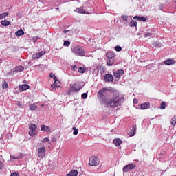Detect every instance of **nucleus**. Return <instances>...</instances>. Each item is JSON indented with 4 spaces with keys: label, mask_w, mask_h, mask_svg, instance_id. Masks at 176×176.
<instances>
[{
    "label": "nucleus",
    "mask_w": 176,
    "mask_h": 176,
    "mask_svg": "<svg viewBox=\"0 0 176 176\" xmlns=\"http://www.w3.org/2000/svg\"><path fill=\"white\" fill-rule=\"evenodd\" d=\"M110 94L109 89L105 87L102 88L97 94V97L106 108L120 107L124 102V96L120 97L119 93L113 92V97L111 99H108Z\"/></svg>",
    "instance_id": "nucleus-1"
},
{
    "label": "nucleus",
    "mask_w": 176,
    "mask_h": 176,
    "mask_svg": "<svg viewBox=\"0 0 176 176\" xmlns=\"http://www.w3.org/2000/svg\"><path fill=\"white\" fill-rule=\"evenodd\" d=\"M83 89V85H81L80 84L75 83L74 85L70 84L69 85V89L67 92V94L69 96L72 94V93H78L80 90H82Z\"/></svg>",
    "instance_id": "nucleus-2"
},
{
    "label": "nucleus",
    "mask_w": 176,
    "mask_h": 176,
    "mask_svg": "<svg viewBox=\"0 0 176 176\" xmlns=\"http://www.w3.org/2000/svg\"><path fill=\"white\" fill-rule=\"evenodd\" d=\"M72 51L76 56H80L81 57H84L85 56H86L85 54V50L80 46H75L72 47Z\"/></svg>",
    "instance_id": "nucleus-3"
},
{
    "label": "nucleus",
    "mask_w": 176,
    "mask_h": 176,
    "mask_svg": "<svg viewBox=\"0 0 176 176\" xmlns=\"http://www.w3.org/2000/svg\"><path fill=\"white\" fill-rule=\"evenodd\" d=\"M98 164H100V158H98V157L93 155L89 158V166L92 167H97Z\"/></svg>",
    "instance_id": "nucleus-4"
},
{
    "label": "nucleus",
    "mask_w": 176,
    "mask_h": 176,
    "mask_svg": "<svg viewBox=\"0 0 176 176\" xmlns=\"http://www.w3.org/2000/svg\"><path fill=\"white\" fill-rule=\"evenodd\" d=\"M29 135L30 137H34L36 134V129H38V126L35 124H30L29 125Z\"/></svg>",
    "instance_id": "nucleus-5"
},
{
    "label": "nucleus",
    "mask_w": 176,
    "mask_h": 176,
    "mask_svg": "<svg viewBox=\"0 0 176 176\" xmlns=\"http://www.w3.org/2000/svg\"><path fill=\"white\" fill-rule=\"evenodd\" d=\"M38 157L40 159H43L46 156V147H41L37 150Z\"/></svg>",
    "instance_id": "nucleus-6"
},
{
    "label": "nucleus",
    "mask_w": 176,
    "mask_h": 176,
    "mask_svg": "<svg viewBox=\"0 0 176 176\" xmlns=\"http://www.w3.org/2000/svg\"><path fill=\"white\" fill-rule=\"evenodd\" d=\"M137 167V165L135 164L131 163L123 167L122 171L123 173H127L130 171V170H134Z\"/></svg>",
    "instance_id": "nucleus-7"
},
{
    "label": "nucleus",
    "mask_w": 176,
    "mask_h": 176,
    "mask_svg": "<svg viewBox=\"0 0 176 176\" xmlns=\"http://www.w3.org/2000/svg\"><path fill=\"white\" fill-rule=\"evenodd\" d=\"M54 82L51 85V91H55L57 87H60V81L57 80V77L54 78Z\"/></svg>",
    "instance_id": "nucleus-8"
},
{
    "label": "nucleus",
    "mask_w": 176,
    "mask_h": 176,
    "mask_svg": "<svg viewBox=\"0 0 176 176\" xmlns=\"http://www.w3.org/2000/svg\"><path fill=\"white\" fill-rule=\"evenodd\" d=\"M46 54V52L45 51H41L40 52H37L35 54H33L32 56V60H38V58H41L42 56H45Z\"/></svg>",
    "instance_id": "nucleus-9"
},
{
    "label": "nucleus",
    "mask_w": 176,
    "mask_h": 176,
    "mask_svg": "<svg viewBox=\"0 0 176 176\" xmlns=\"http://www.w3.org/2000/svg\"><path fill=\"white\" fill-rule=\"evenodd\" d=\"M124 70L123 69H119L116 72H114L113 73L114 78H116V79H119V78H120L122 75H124Z\"/></svg>",
    "instance_id": "nucleus-10"
},
{
    "label": "nucleus",
    "mask_w": 176,
    "mask_h": 176,
    "mask_svg": "<svg viewBox=\"0 0 176 176\" xmlns=\"http://www.w3.org/2000/svg\"><path fill=\"white\" fill-rule=\"evenodd\" d=\"M75 12H76L77 13H81V14H90L89 12H87L86 10H85L82 7L76 8Z\"/></svg>",
    "instance_id": "nucleus-11"
},
{
    "label": "nucleus",
    "mask_w": 176,
    "mask_h": 176,
    "mask_svg": "<svg viewBox=\"0 0 176 176\" xmlns=\"http://www.w3.org/2000/svg\"><path fill=\"white\" fill-rule=\"evenodd\" d=\"M105 82H113V76L111 74H107L104 76Z\"/></svg>",
    "instance_id": "nucleus-12"
},
{
    "label": "nucleus",
    "mask_w": 176,
    "mask_h": 176,
    "mask_svg": "<svg viewBox=\"0 0 176 176\" xmlns=\"http://www.w3.org/2000/svg\"><path fill=\"white\" fill-rule=\"evenodd\" d=\"M20 91H25V90H28L30 89V85L27 84L21 85L19 86Z\"/></svg>",
    "instance_id": "nucleus-13"
},
{
    "label": "nucleus",
    "mask_w": 176,
    "mask_h": 176,
    "mask_svg": "<svg viewBox=\"0 0 176 176\" xmlns=\"http://www.w3.org/2000/svg\"><path fill=\"white\" fill-rule=\"evenodd\" d=\"M113 144H114L116 146H120L122 145V140L116 138L113 140Z\"/></svg>",
    "instance_id": "nucleus-14"
},
{
    "label": "nucleus",
    "mask_w": 176,
    "mask_h": 176,
    "mask_svg": "<svg viewBox=\"0 0 176 176\" xmlns=\"http://www.w3.org/2000/svg\"><path fill=\"white\" fill-rule=\"evenodd\" d=\"M165 65H173L175 64V60L173 59H167L164 61Z\"/></svg>",
    "instance_id": "nucleus-15"
},
{
    "label": "nucleus",
    "mask_w": 176,
    "mask_h": 176,
    "mask_svg": "<svg viewBox=\"0 0 176 176\" xmlns=\"http://www.w3.org/2000/svg\"><path fill=\"white\" fill-rule=\"evenodd\" d=\"M41 131H47V133H50V131H52V129H50V127L43 124L41 125Z\"/></svg>",
    "instance_id": "nucleus-16"
},
{
    "label": "nucleus",
    "mask_w": 176,
    "mask_h": 176,
    "mask_svg": "<svg viewBox=\"0 0 176 176\" xmlns=\"http://www.w3.org/2000/svg\"><path fill=\"white\" fill-rule=\"evenodd\" d=\"M133 19L137 20V21H146V18L144 16H135Z\"/></svg>",
    "instance_id": "nucleus-17"
},
{
    "label": "nucleus",
    "mask_w": 176,
    "mask_h": 176,
    "mask_svg": "<svg viewBox=\"0 0 176 176\" xmlns=\"http://www.w3.org/2000/svg\"><path fill=\"white\" fill-rule=\"evenodd\" d=\"M151 107V103L145 102L140 105L141 109H148Z\"/></svg>",
    "instance_id": "nucleus-18"
},
{
    "label": "nucleus",
    "mask_w": 176,
    "mask_h": 176,
    "mask_svg": "<svg viewBox=\"0 0 176 176\" xmlns=\"http://www.w3.org/2000/svg\"><path fill=\"white\" fill-rule=\"evenodd\" d=\"M24 71V67L23 66H18L14 68L13 72H23Z\"/></svg>",
    "instance_id": "nucleus-19"
},
{
    "label": "nucleus",
    "mask_w": 176,
    "mask_h": 176,
    "mask_svg": "<svg viewBox=\"0 0 176 176\" xmlns=\"http://www.w3.org/2000/svg\"><path fill=\"white\" fill-rule=\"evenodd\" d=\"M15 35L16 36H22V35H24V30H23V29H20L15 32Z\"/></svg>",
    "instance_id": "nucleus-20"
},
{
    "label": "nucleus",
    "mask_w": 176,
    "mask_h": 176,
    "mask_svg": "<svg viewBox=\"0 0 176 176\" xmlns=\"http://www.w3.org/2000/svg\"><path fill=\"white\" fill-rule=\"evenodd\" d=\"M115 63L113 58H108L107 60V64L109 66L112 65Z\"/></svg>",
    "instance_id": "nucleus-21"
},
{
    "label": "nucleus",
    "mask_w": 176,
    "mask_h": 176,
    "mask_svg": "<svg viewBox=\"0 0 176 176\" xmlns=\"http://www.w3.org/2000/svg\"><path fill=\"white\" fill-rule=\"evenodd\" d=\"M1 24L4 27H8V25L10 24V22H9L8 21L4 20L1 21Z\"/></svg>",
    "instance_id": "nucleus-22"
},
{
    "label": "nucleus",
    "mask_w": 176,
    "mask_h": 176,
    "mask_svg": "<svg viewBox=\"0 0 176 176\" xmlns=\"http://www.w3.org/2000/svg\"><path fill=\"white\" fill-rule=\"evenodd\" d=\"M30 109L31 111H36V109H38V106H36V104H32L30 105Z\"/></svg>",
    "instance_id": "nucleus-23"
},
{
    "label": "nucleus",
    "mask_w": 176,
    "mask_h": 176,
    "mask_svg": "<svg viewBox=\"0 0 176 176\" xmlns=\"http://www.w3.org/2000/svg\"><path fill=\"white\" fill-rule=\"evenodd\" d=\"M78 71L80 74H85L86 72V68L84 67H78Z\"/></svg>",
    "instance_id": "nucleus-24"
},
{
    "label": "nucleus",
    "mask_w": 176,
    "mask_h": 176,
    "mask_svg": "<svg viewBox=\"0 0 176 176\" xmlns=\"http://www.w3.org/2000/svg\"><path fill=\"white\" fill-rule=\"evenodd\" d=\"M69 174H70L71 176H77L78 173L76 170H72L69 173Z\"/></svg>",
    "instance_id": "nucleus-25"
},
{
    "label": "nucleus",
    "mask_w": 176,
    "mask_h": 176,
    "mask_svg": "<svg viewBox=\"0 0 176 176\" xmlns=\"http://www.w3.org/2000/svg\"><path fill=\"white\" fill-rule=\"evenodd\" d=\"M107 57L108 58H113V57H115V55L113 54V52H109L107 53Z\"/></svg>",
    "instance_id": "nucleus-26"
},
{
    "label": "nucleus",
    "mask_w": 176,
    "mask_h": 176,
    "mask_svg": "<svg viewBox=\"0 0 176 176\" xmlns=\"http://www.w3.org/2000/svg\"><path fill=\"white\" fill-rule=\"evenodd\" d=\"M130 27H137V22L134 20H131L129 23Z\"/></svg>",
    "instance_id": "nucleus-27"
},
{
    "label": "nucleus",
    "mask_w": 176,
    "mask_h": 176,
    "mask_svg": "<svg viewBox=\"0 0 176 176\" xmlns=\"http://www.w3.org/2000/svg\"><path fill=\"white\" fill-rule=\"evenodd\" d=\"M133 131H131L130 133H129V135L131 137H133V135H135V131H137V128H135V126H133Z\"/></svg>",
    "instance_id": "nucleus-28"
},
{
    "label": "nucleus",
    "mask_w": 176,
    "mask_h": 176,
    "mask_svg": "<svg viewBox=\"0 0 176 176\" xmlns=\"http://www.w3.org/2000/svg\"><path fill=\"white\" fill-rule=\"evenodd\" d=\"M171 124L173 126H175V124H176V116L173 117V118L171 120Z\"/></svg>",
    "instance_id": "nucleus-29"
},
{
    "label": "nucleus",
    "mask_w": 176,
    "mask_h": 176,
    "mask_svg": "<svg viewBox=\"0 0 176 176\" xmlns=\"http://www.w3.org/2000/svg\"><path fill=\"white\" fill-rule=\"evenodd\" d=\"M160 109H166V102H162L160 104Z\"/></svg>",
    "instance_id": "nucleus-30"
},
{
    "label": "nucleus",
    "mask_w": 176,
    "mask_h": 176,
    "mask_svg": "<svg viewBox=\"0 0 176 176\" xmlns=\"http://www.w3.org/2000/svg\"><path fill=\"white\" fill-rule=\"evenodd\" d=\"M116 52H122V47L117 45L115 47Z\"/></svg>",
    "instance_id": "nucleus-31"
},
{
    "label": "nucleus",
    "mask_w": 176,
    "mask_h": 176,
    "mask_svg": "<svg viewBox=\"0 0 176 176\" xmlns=\"http://www.w3.org/2000/svg\"><path fill=\"white\" fill-rule=\"evenodd\" d=\"M3 89H8V82L6 81H3L2 84Z\"/></svg>",
    "instance_id": "nucleus-32"
},
{
    "label": "nucleus",
    "mask_w": 176,
    "mask_h": 176,
    "mask_svg": "<svg viewBox=\"0 0 176 176\" xmlns=\"http://www.w3.org/2000/svg\"><path fill=\"white\" fill-rule=\"evenodd\" d=\"M12 159H14V160H19L20 157L16 155H10V160H12Z\"/></svg>",
    "instance_id": "nucleus-33"
},
{
    "label": "nucleus",
    "mask_w": 176,
    "mask_h": 176,
    "mask_svg": "<svg viewBox=\"0 0 176 176\" xmlns=\"http://www.w3.org/2000/svg\"><path fill=\"white\" fill-rule=\"evenodd\" d=\"M63 45L64 46H69V45H71V42H69L68 40H66L64 41Z\"/></svg>",
    "instance_id": "nucleus-34"
},
{
    "label": "nucleus",
    "mask_w": 176,
    "mask_h": 176,
    "mask_svg": "<svg viewBox=\"0 0 176 176\" xmlns=\"http://www.w3.org/2000/svg\"><path fill=\"white\" fill-rule=\"evenodd\" d=\"M73 130H74V132H73L74 135H78V129H76V127H73Z\"/></svg>",
    "instance_id": "nucleus-35"
},
{
    "label": "nucleus",
    "mask_w": 176,
    "mask_h": 176,
    "mask_svg": "<svg viewBox=\"0 0 176 176\" xmlns=\"http://www.w3.org/2000/svg\"><path fill=\"white\" fill-rule=\"evenodd\" d=\"M144 36H145L146 38H149V36H152V33H151V32H146V33L144 34Z\"/></svg>",
    "instance_id": "nucleus-36"
},
{
    "label": "nucleus",
    "mask_w": 176,
    "mask_h": 176,
    "mask_svg": "<svg viewBox=\"0 0 176 176\" xmlns=\"http://www.w3.org/2000/svg\"><path fill=\"white\" fill-rule=\"evenodd\" d=\"M81 97H82V98H83L84 100L86 99V98H87V93H83V94H82Z\"/></svg>",
    "instance_id": "nucleus-37"
},
{
    "label": "nucleus",
    "mask_w": 176,
    "mask_h": 176,
    "mask_svg": "<svg viewBox=\"0 0 176 176\" xmlns=\"http://www.w3.org/2000/svg\"><path fill=\"white\" fill-rule=\"evenodd\" d=\"M121 19H122L124 21H127L128 17H127V16H126V15H122V16H121Z\"/></svg>",
    "instance_id": "nucleus-38"
},
{
    "label": "nucleus",
    "mask_w": 176,
    "mask_h": 176,
    "mask_svg": "<svg viewBox=\"0 0 176 176\" xmlns=\"http://www.w3.org/2000/svg\"><path fill=\"white\" fill-rule=\"evenodd\" d=\"M49 141H50V140L49 139V138H45L43 140L42 142L45 143V142H49Z\"/></svg>",
    "instance_id": "nucleus-39"
},
{
    "label": "nucleus",
    "mask_w": 176,
    "mask_h": 176,
    "mask_svg": "<svg viewBox=\"0 0 176 176\" xmlns=\"http://www.w3.org/2000/svg\"><path fill=\"white\" fill-rule=\"evenodd\" d=\"M164 156V153H161L157 155V159H162Z\"/></svg>",
    "instance_id": "nucleus-40"
},
{
    "label": "nucleus",
    "mask_w": 176,
    "mask_h": 176,
    "mask_svg": "<svg viewBox=\"0 0 176 176\" xmlns=\"http://www.w3.org/2000/svg\"><path fill=\"white\" fill-rule=\"evenodd\" d=\"M5 164H3V162L0 161V170H2V168H3Z\"/></svg>",
    "instance_id": "nucleus-41"
},
{
    "label": "nucleus",
    "mask_w": 176,
    "mask_h": 176,
    "mask_svg": "<svg viewBox=\"0 0 176 176\" xmlns=\"http://www.w3.org/2000/svg\"><path fill=\"white\" fill-rule=\"evenodd\" d=\"M10 176H19V173L13 172L11 173Z\"/></svg>",
    "instance_id": "nucleus-42"
},
{
    "label": "nucleus",
    "mask_w": 176,
    "mask_h": 176,
    "mask_svg": "<svg viewBox=\"0 0 176 176\" xmlns=\"http://www.w3.org/2000/svg\"><path fill=\"white\" fill-rule=\"evenodd\" d=\"M3 16L5 17H6V16H9V12H4L3 13Z\"/></svg>",
    "instance_id": "nucleus-43"
},
{
    "label": "nucleus",
    "mask_w": 176,
    "mask_h": 176,
    "mask_svg": "<svg viewBox=\"0 0 176 176\" xmlns=\"http://www.w3.org/2000/svg\"><path fill=\"white\" fill-rule=\"evenodd\" d=\"M72 69L73 71H76V65L72 66Z\"/></svg>",
    "instance_id": "nucleus-44"
},
{
    "label": "nucleus",
    "mask_w": 176,
    "mask_h": 176,
    "mask_svg": "<svg viewBox=\"0 0 176 176\" xmlns=\"http://www.w3.org/2000/svg\"><path fill=\"white\" fill-rule=\"evenodd\" d=\"M133 104H138V99H133Z\"/></svg>",
    "instance_id": "nucleus-45"
},
{
    "label": "nucleus",
    "mask_w": 176,
    "mask_h": 176,
    "mask_svg": "<svg viewBox=\"0 0 176 176\" xmlns=\"http://www.w3.org/2000/svg\"><path fill=\"white\" fill-rule=\"evenodd\" d=\"M2 19H5V16H3V14H0V20H2Z\"/></svg>",
    "instance_id": "nucleus-46"
},
{
    "label": "nucleus",
    "mask_w": 176,
    "mask_h": 176,
    "mask_svg": "<svg viewBox=\"0 0 176 176\" xmlns=\"http://www.w3.org/2000/svg\"><path fill=\"white\" fill-rule=\"evenodd\" d=\"M50 78H54V76H56L54 74H53L52 73H50Z\"/></svg>",
    "instance_id": "nucleus-47"
},
{
    "label": "nucleus",
    "mask_w": 176,
    "mask_h": 176,
    "mask_svg": "<svg viewBox=\"0 0 176 176\" xmlns=\"http://www.w3.org/2000/svg\"><path fill=\"white\" fill-rule=\"evenodd\" d=\"M69 32V30H63V34H67V32Z\"/></svg>",
    "instance_id": "nucleus-48"
},
{
    "label": "nucleus",
    "mask_w": 176,
    "mask_h": 176,
    "mask_svg": "<svg viewBox=\"0 0 176 176\" xmlns=\"http://www.w3.org/2000/svg\"><path fill=\"white\" fill-rule=\"evenodd\" d=\"M17 105H18V107H21V103L18 102V103H17Z\"/></svg>",
    "instance_id": "nucleus-49"
},
{
    "label": "nucleus",
    "mask_w": 176,
    "mask_h": 176,
    "mask_svg": "<svg viewBox=\"0 0 176 176\" xmlns=\"http://www.w3.org/2000/svg\"><path fill=\"white\" fill-rule=\"evenodd\" d=\"M66 176H71V174L68 173Z\"/></svg>",
    "instance_id": "nucleus-50"
},
{
    "label": "nucleus",
    "mask_w": 176,
    "mask_h": 176,
    "mask_svg": "<svg viewBox=\"0 0 176 176\" xmlns=\"http://www.w3.org/2000/svg\"><path fill=\"white\" fill-rule=\"evenodd\" d=\"M10 74H12V73H10H10H8V75H10Z\"/></svg>",
    "instance_id": "nucleus-51"
},
{
    "label": "nucleus",
    "mask_w": 176,
    "mask_h": 176,
    "mask_svg": "<svg viewBox=\"0 0 176 176\" xmlns=\"http://www.w3.org/2000/svg\"><path fill=\"white\" fill-rule=\"evenodd\" d=\"M56 10H58V8H57Z\"/></svg>",
    "instance_id": "nucleus-52"
},
{
    "label": "nucleus",
    "mask_w": 176,
    "mask_h": 176,
    "mask_svg": "<svg viewBox=\"0 0 176 176\" xmlns=\"http://www.w3.org/2000/svg\"><path fill=\"white\" fill-rule=\"evenodd\" d=\"M38 39V38H36V41Z\"/></svg>",
    "instance_id": "nucleus-53"
}]
</instances>
